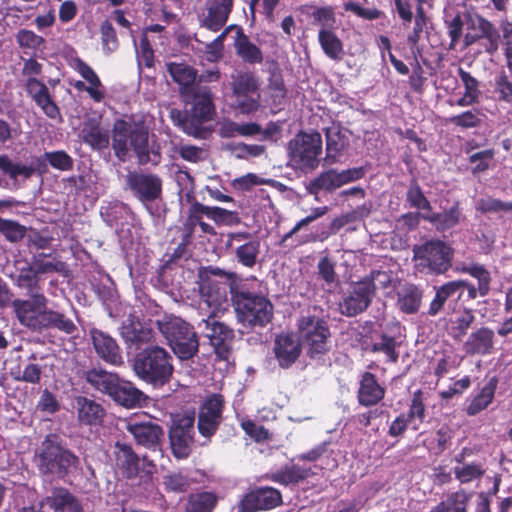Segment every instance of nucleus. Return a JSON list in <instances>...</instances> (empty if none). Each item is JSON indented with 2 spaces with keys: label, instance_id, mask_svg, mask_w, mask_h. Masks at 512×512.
I'll use <instances>...</instances> for the list:
<instances>
[{
  "label": "nucleus",
  "instance_id": "1",
  "mask_svg": "<svg viewBox=\"0 0 512 512\" xmlns=\"http://www.w3.org/2000/svg\"><path fill=\"white\" fill-rule=\"evenodd\" d=\"M112 148L115 156L125 161L131 149L140 165H158L161 162L159 146H150L149 127L142 119H118L112 129Z\"/></svg>",
  "mask_w": 512,
  "mask_h": 512
},
{
  "label": "nucleus",
  "instance_id": "2",
  "mask_svg": "<svg viewBox=\"0 0 512 512\" xmlns=\"http://www.w3.org/2000/svg\"><path fill=\"white\" fill-rule=\"evenodd\" d=\"M48 302L45 295H38L35 301L13 300L12 307L19 323L32 332L57 330L65 335L75 334L78 328L73 319L63 311L48 308Z\"/></svg>",
  "mask_w": 512,
  "mask_h": 512
},
{
  "label": "nucleus",
  "instance_id": "3",
  "mask_svg": "<svg viewBox=\"0 0 512 512\" xmlns=\"http://www.w3.org/2000/svg\"><path fill=\"white\" fill-rule=\"evenodd\" d=\"M229 291L232 306L244 326L263 328L272 321V302L262 293L253 290L247 281H231Z\"/></svg>",
  "mask_w": 512,
  "mask_h": 512
},
{
  "label": "nucleus",
  "instance_id": "4",
  "mask_svg": "<svg viewBox=\"0 0 512 512\" xmlns=\"http://www.w3.org/2000/svg\"><path fill=\"white\" fill-rule=\"evenodd\" d=\"M34 462L43 476L65 479L80 463L79 457L65 445L56 434H48L34 455Z\"/></svg>",
  "mask_w": 512,
  "mask_h": 512
},
{
  "label": "nucleus",
  "instance_id": "5",
  "mask_svg": "<svg viewBox=\"0 0 512 512\" xmlns=\"http://www.w3.org/2000/svg\"><path fill=\"white\" fill-rule=\"evenodd\" d=\"M133 371L143 382L155 388L163 387L173 376V357L163 347L148 346L135 355Z\"/></svg>",
  "mask_w": 512,
  "mask_h": 512
},
{
  "label": "nucleus",
  "instance_id": "6",
  "mask_svg": "<svg viewBox=\"0 0 512 512\" xmlns=\"http://www.w3.org/2000/svg\"><path fill=\"white\" fill-rule=\"evenodd\" d=\"M156 325L180 360L192 359L198 353L199 338L190 323L174 315H165L156 321Z\"/></svg>",
  "mask_w": 512,
  "mask_h": 512
},
{
  "label": "nucleus",
  "instance_id": "7",
  "mask_svg": "<svg viewBox=\"0 0 512 512\" xmlns=\"http://www.w3.org/2000/svg\"><path fill=\"white\" fill-rule=\"evenodd\" d=\"M414 269L425 275H443L452 267L454 249L445 241L431 239L413 247Z\"/></svg>",
  "mask_w": 512,
  "mask_h": 512
},
{
  "label": "nucleus",
  "instance_id": "8",
  "mask_svg": "<svg viewBox=\"0 0 512 512\" xmlns=\"http://www.w3.org/2000/svg\"><path fill=\"white\" fill-rule=\"evenodd\" d=\"M376 280H380L383 287L390 283V277L386 272L372 270L351 286L348 294L339 303L340 313L346 317H355L366 311L376 293Z\"/></svg>",
  "mask_w": 512,
  "mask_h": 512
},
{
  "label": "nucleus",
  "instance_id": "9",
  "mask_svg": "<svg viewBox=\"0 0 512 512\" xmlns=\"http://www.w3.org/2000/svg\"><path fill=\"white\" fill-rule=\"evenodd\" d=\"M297 329L310 359H319L329 352L331 331L324 317L303 314L297 320Z\"/></svg>",
  "mask_w": 512,
  "mask_h": 512
},
{
  "label": "nucleus",
  "instance_id": "10",
  "mask_svg": "<svg viewBox=\"0 0 512 512\" xmlns=\"http://www.w3.org/2000/svg\"><path fill=\"white\" fill-rule=\"evenodd\" d=\"M288 156L294 167L301 171H312L319 166L322 154V137L317 131H299L287 145Z\"/></svg>",
  "mask_w": 512,
  "mask_h": 512
},
{
  "label": "nucleus",
  "instance_id": "11",
  "mask_svg": "<svg viewBox=\"0 0 512 512\" xmlns=\"http://www.w3.org/2000/svg\"><path fill=\"white\" fill-rule=\"evenodd\" d=\"M231 90L237 109L243 114L255 112L260 107V80L251 71H239L231 76Z\"/></svg>",
  "mask_w": 512,
  "mask_h": 512
},
{
  "label": "nucleus",
  "instance_id": "12",
  "mask_svg": "<svg viewBox=\"0 0 512 512\" xmlns=\"http://www.w3.org/2000/svg\"><path fill=\"white\" fill-rule=\"evenodd\" d=\"M186 104L191 103L190 114L193 118L184 124L186 134L194 138L202 139L205 137V129L203 123L213 119L215 114V105L213 103V95L209 88L193 91V95L182 98Z\"/></svg>",
  "mask_w": 512,
  "mask_h": 512
},
{
  "label": "nucleus",
  "instance_id": "13",
  "mask_svg": "<svg viewBox=\"0 0 512 512\" xmlns=\"http://www.w3.org/2000/svg\"><path fill=\"white\" fill-rule=\"evenodd\" d=\"M198 327L202 328V333L209 340L217 359L229 361L235 340L234 330L224 322L217 320L214 315L202 319L198 323Z\"/></svg>",
  "mask_w": 512,
  "mask_h": 512
},
{
  "label": "nucleus",
  "instance_id": "14",
  "mask_svg": "<svg viewBox=\"0 0 512 512\" xmlns=\"http://www.w3.org/2000/svg\"><path fill=\"white\" fill-rule=\"evenodd\" d=\"M225 399L222 394L213 393L205 398L199 407L197 429L202 437L210 440L223 421Z\"/></svg>",
  "mask_w": 512,
  "mask_h": 512
},
{
  "label": "nucleus",
  "instance_id": "15",
  "mask_svg": "<svg viewBox=\"0 0 512 512\" xmlns=\"http://www.w3.org/2000/svg\"><path fill=\"white\" fill-rule=\"evenodd\" d=\"M225 247L234 253L238 263L253 268L260 253V241L250 232H230L226 235Z\"/></svg>",
  "mask_w": 512,
  "mask_h": 512
},
{
  "label": "nucleus",
  "instance_id": "16",
  "mask_svg": "<svg viewBox=\"0 0 512 512\" xmlns=\"http://www.w3.org/2000/svg\"><path fill=\"white\" fill-rule=\"evenodd\" d=\"M468 32L464 36V45L469 47L481 39L487 40L486 52L493 54L498 50L499 32L495 25L480 14L466 16Z\"/></svg>",
  "mask_w": 512,
  "mask_h": 512
},
{
  "label": "nucleus",
  "instance_id": "17",
  "mask_svg": "<svg viewBox=\"0 0 512 512\" xmlns=\"http://www.w3.org/2000/svg\"><path fill=\"white\" fill-rule=\"evenodd\" d=\"M195 417L193 414L178 416L169 430L172 454L178 459L187 458L193 442Z\"/></svg>",
  "mask_w": 512,
  "mask_h": 512
},
{
  "label": "nucleus",
  "instance_id": "18",
  "mask_svg": "<svg viewBox=\"0 0 512 512\" xmlns=\"http://www.w3.org/2000/svg\"><path fill=\"white\" fill-rule=\"evenodd\" d=\"M126 185L133 196L142 203H151L162 196V179L153 173L138 171L126 175Z\"/></svg>",
  "mask_w": 512,
  "mask_h": 512
},
{
  "label": "nucleus",
  "instance_id": "19",
  "mask_svg": "<svg viewBox=\"0 0 512 512\" xmlns=\"http://www.w3.org/2000/svg\"><path fill=\"white\" fill-rule=\"evenodd\" d=\"M282 504L281 492L270 486L251 489L238 503L239 512H258L274 509Z\"/></svg>",
  "mask_w": 512,
  "mask_h": 512
},
{
  "label": "nucleus",
  "instance_id": "20",
  "mask_svg": "<svg viewBox=\"0 0 512 512\" xmlns=\"http://www.w3.org/2000/svg\"><path fill=\"white\" fill-rule=\"evenodd\" d=\"M273 353L279 367L288 369L302 353L301 340L293 332H281L275 336Z\"/></svg>",
  "mask_w": 512,
  "mask_h": 512
},
{
  "label": "nucleus",
  "instance_id": "21",
  "mask_svg": "<svg viewBox=\"0 0 512 512\" xmlns=\"http://www.w3.org/2000/svg\"><path fill=\"white\" fill-rule=\"evenodd\" d=\"M127 431L133 436L136 443L149 450H161L164 440L162 426L151 421L132 420L127 425Z\"/></svg>",
  "mask_w": 512,
  "mask_h": 512
},
{
  "label": "nucleus",
  "instance_id": "22",
  "mask_svg": "<svg viewBox=\"0 0 512 512\" xmlns=\"http://www.w3.org/2000/svg\"><path fill=\"white\" fill-rule=\"evenodd\" d=\"M114 469L124 479H135L140 472L141 458L127 443L117 441L113 450Z\"/></svg>",
  "mask_w": 512,
  "mask_h": 512
},
{
  "label": "nucleus",
  "instance_id": "23",
  "mask_svg": "<svg viewBox=\"0 0 512 512\" xmlns=\"http://www.w3.org/2000/svg\"><path fill=\"white\" fill-rule=\"evenodd\" d=\"M204 217L210 219L209 206L194 201L188 208L187 216L182 227L183 233L186 234L187 241L193 240L197 227H199L201 235H217L214 226L205 222Z\"/></svg>",
  "mask_w": 512,
  "mask_h": 512
},
{
  "label": "nucleus",
  "instance_id": "24",
  "mask_svg": "<svg viewBox=\"0 0 512 512\" xmlns=\"http://www.w3.org/2000/svg\"><path fill=\"white\" fill-rule=\"evenodd\" d=\"M234 7V0H207L206 14L200 18V26L212 32L220 31L227 23Z\"/></svg>",
  "mask_w": 512,
  "mask_h": 512
},
{
  "label": "nucleus",
  "instance_id": "25",
  "mask_svg": "<svg viewBox=\"0 0 512 512\" xmlns=\"http://www.w3.org/2000/svg\"><path fill=\"white\" fill-rule=\"evenodd\" d=\"M385 395L386 388L375 374L365 371L360 375L357 390V401L360 406L366 408L376 406L385 398Z\"/></svg>",
  "mask_w": 512,
  "mask_h": 512
},
{
  "label": "nucleus",
  "instance_id": "26",
  "mask_svg": "<svg viewBox=\"0 0 512 512\" xmlns=\"http://www.w3.org/2000/svg\"><path fill=\"white\" fill-rule=\"evenodd\" d=\"M25 89L28 96L33 99L48 118L57 119L61 117L60 109L43 81L30 77L26 81Z\"/></svg>",
  "mask_w": 512,
  "mask_h": 512
},
{
  "label": "nucleus",
  "instance_id": "27",
  "mask_svg": "<svg viewBox=\"0 0 512 512\" xmlns=\"http://www.w3.org/2000/svg\"><path fill=\"white\" fill-rule=\"evenodd\" d=\"M89 334L95 352L102 360L112 365L123 363L121 348L113 337L97 328H92Z\"/></svg>",
  "mask_w": 512,
  "mask_h": 512
},
{
  "label": "nucleus",
  "instance_id": "28",
  "mask_svg": "<svg viewBox=\"0 0 512 512\" xmlns=\"http://www.w3.org/2000/svg\"><path fill=\"white\" fill-rule=\"evenodd\" d=\"M40 504L52 512H83L80 501L64 487L53 488Z\"/></svg>",
  "mask_w": 512,
  "mask_h": 512
},
{
  "label": "nucleus",
  "instance_id": "29",
  "mask_svg": "<svg viewBox=\"0 0 512 512\" xmlns=\"http://www.w3.org/2000/svg\"><path fill=\"white\" fill-rule=\"evenodd\" d=\"M75 70L89 83V85L86 86L84 82L77 81L74 84V87L78 91H86L91 99L96 103L103 101L105 98V91L100 78L92 67L82 59H77L75 62Z\"/></svg>",
  "mask_w": 512,
  "mask_h": 512
},
{
  "label": "nucleus",
  "instance_id": "30",
  "mask_svg": "<svg viewBox=\"0 0 512 512\" xmlns=\"http://www.w3.org/2000/svg\"><path fill=\"white\" fill-rule=\"evenodd\" d=\"M167 71L173 81L179 85V93L181 98L193 95V91L199 87L195 85L197 71L185 64L170 62L167 64Z\"/></svg>",
  "mask_w": 512,
  "mask_h": 512
},
{
  "label": "nucleus",
  "instance_id": "31",
  "mask_svg": "<svg viewBox=\"0 0 512 512\" xmlns=\"http://www.w3.org/2000/svg\"><path fill=\"white\" fill-rule=\"evenodd\" d=\"M463 285H465L464 280L457 279L448 281L435 288V296L429 305L427 314L429 316H436L449 300L455 299L458 301L461 299L463 295Z\"/></svg>",
  "mask_w": 512,
  "mask_h": 512
},
{
  "label": "nucleus",
  "instance_id": "32",
  "mask_svg": "<svg viewBox=\"0 0 512 512\" xmlns=\"http://www.w3.org/2000/svg\"><path fill=\"white\" fill-rule=\"evenodd\" d=\"M110 397L126 408L140 407L147 399L146 395L133 383L121 380L118 381Z\"/></svg>",
  "mask_w": 512,
  "mask_h": 512
},
{
  "label": "nucleus",
  "instance_id": "33",
  "mask_svg": "<svg viewBox=\"0 0 512 512\" xmlns=\"http://www.w3.org/2000/svg\"><path fill=\"white\" fill-rule=\"evenodd\" d=\"M15 285L26 291L29 299H17L19 301H35L36 296L45 295L42 292L43 278H40L34 269L27 263L19 269Z\"/></svg>",
  "mask_w": 512,
  "mask_h": 512
},
{
  "label": "nucleus",
  "instance_id": "34",
  "mask_svg": "<svg viewBox=\"0 0 512 512\" xmlns=\"http://www.w3.org/2000/svg\"><path fill=\"white\" fill-rule=\"evenodd\" d=\"M493 344V330L481 327L469 335L464 343V349L468 355H487L491 353Z\"/></svg>",
  "mask_w": 512,
  "mask_h": 512
},
{
  "label": "nucleus",
  "instance_id": "35",
  "mask_svg": "<svg viewBox=\"0 0 512 512\" xmlns=\"http://www.w3.org/2000/svg\"><path fill=\"white\" fill-rule=\"evenodd\" d=\"M77 415L81 424L97 426L102 424L105 417V409L99 403L84 396L76 398Z\"/></svg>",
  "mask_w": 512,
  "mask_h": 512
},
{
  "label": "nucleus",
  "instance_id": "36",
  "mask_svg": "<svg viewBox=\"0 0 512 512\" xmlns=\"http://www.w3.org/2000/svg\"><path fill=\"white\" fill-rule=\"evenodd\" d=\"M44 160L41 158L37 159V167L34 165H25L13 162L9 156L5 154H0V170L1 172L8 176L11 180L16 181L19 177L24 179L31 178L36 170H40L41 167L45 168Z\"/></svg>",
  "mask_w": 512,
  "mask_h": 512
},
{
  "label": "nucleus",
  "instance_id": "37",
  "mask_svg": "<svg viewBox=\"0 0 512 512\" xmlns=\"http://www.w3.org/2000/svg\"><path fill=\"white\" fill-rule=\"evenodd\" d=\"M497 385L498 378L496 376L491 377L480 392L472 398L465 409L466 414L468 416H475L485 410L493 402Z\"/></svg>",
  "mask_w": 512,
  "mask_h": 512
},
{
  "label": "nucleus",
  "instance_id": "38",
  "mask_svg": "<svg viewBox=\"0 0 512 512\" xmlns=\"http://www.w3.org/2000/svg\"><path fill=\"white\" fill-rule=\"evenodd\" d=\"M312 475L311 469L299 465H285L280 470L271 473L268 478L278 484L288 486L298 484Z\"/></svg>",
  "mask_w": 512,
  "mask_h": 512
},
{
  "label": "nucleus",
  "instance_id": "39",
  "mask_svg": "<svg viewBox=\"0 0 512 512\" xmlns=\"http://www.w3.org/2000/svg\"><path fill=\"white\" fill-rule=\"evenodd\" d=\"M121 334L126 342L133 344L147 343L152 339V329L145 326L139 319L130 317L124 321Z\"/></svg>",
  "mask_w": 512,
  "mask_h": 512
},
{
  "label": "nucleus",
  "instance_id": "40",
  "mask_svg": "<svg viewBox=\"0 0 512 512\" xmlns=\"http://www.w3.org/2000/svg\"><path fill=\"white\" fill-rule=\"evenodd\" d=\"M219 496L213 491H196L188 495L185 512H213Z\"/></svg>",
  "mask_w": 512,
  "mask_h": 512
},
{
  "label": "nucleus",
  "instance_id": "41",
  "mask_svg": "<svg viewBox=\"0 0 512 512\" xmlns=\"http://www.w3.org/2000/svg\"><path fill=\"white\" fill-rule=\"evenodd\" d=\"M82 139L85 144L97 151L107 149L110 144L109 131L95 122L85 123L82 129Z\"/></svg>",
  "mask_w": 512,
  "mask_h": 512
},
{
  "label": "nucleus",
  "instance_id": "42",
  "mask_svg": "<svg viewBox=\"0 0 512 512\" xmlns=\"http://www.w3.org/2000/svg\"><path fill=\"white\" fill-rule=\"evenodd\" d=\"M472 495L464 489L451 492L429 512H467Z\"/></svg>",
  "mask_w": 512,
  "mask_h": 512
},
{
  "label": "nucleus",
  "instance_id": "43",
  "mask_svg": "<svg viewBox=\"0 0 512 512\" xmlns=\"http://www.w3.org/2000/svg\"><path fill=\"white\" fill-rule=\"evenodd\" d=\"M423 291L415 284H407L398 293L397 306L405 314H415L422 303Z\"/></svg>",
  "mask_w": 512,
  "mask_h": 512
},
{
  "label": "nucleus",
  "instance_id": "44",
  "mask_svg": "<svg viewBox=\"0 0 512 512\" xmlns=\"http://www.w3.org/2000/svg\"><path fill=\"white\" fill-rule=\"evenodd\" d=\"M318 42L324 54L333 61H340L345 54L342 40L330 29H320Z\"/></svg>",
  "mask_w": 512,
  "mask_h": 512
},
{
  "label": "nucleus",
  "instance_id": "45",
  "mask_svg": "<svg viewBox=\"0 0 512 512\" xmlns=\"http://www.w3.org/2000/svg\"><path fill=\"white\" fill-rule=\"evenodd\" d=\"M28 263L40 278L47 274L62 273L66 269L63 261L44 252L33 255Z\"/></svg>",
  "mask_w": 512,
  "mask_h": 512
},
{
  "label": "nucleus",
  "instance_id": "46",
  "mask_svg": "<svg viewBox=\"0 0 512 512\" xmlns=\"http://www.w3.org/2000/svg\"><path fill=\"white\" fill-rule=\"evenodd\" d=\"M236 54L248 64H261L263 62V53L242 30L239 31L235 41Z\"/></svg>",
  "mask_w": 512,
  "mask_h": 512
},
{
  "label": "nucleus",
  "instance_id": "47",
  "mask_svg": "<svg viewBox=\"0 0 512 512\" xmlns=\"http://www.w3.org/2000/svg\"><path fill=\"white\" fill-rule=\"evenodd\" d=\"M119 380L117 374L101 369H92L86 372V381L95 389L109 396L112 395Z\"/></svg>",
  "mask_w": 512,
  "mask_h": 512
},
{
  "label": "nucleus",
  "instance_id": "48",
  "mask_svg": "<svg viewBox=\"0 0 512 512\" xmlns=\"http://www.w3.org/2000/svg\"><path fill=\"white\" fill-rule=\"evenodd\" d=\"M463 217L460 203L456 201L448 210L434 213L430 217V222L438 231L444 232L457 226Z\"/></svg>",
  "mask_w": 512,
  "mask_h": 512
},
{
  "label": "nucleus",
  "instance_id": "49",
  "mask_svg": "<svg viewBox=\"0 0 512 512\" xmlns=\"http://www.w3.org/2000/svg\"><path fill=\"white\" fill-rule=\"evenodd\" d=\"M261 126L255 122H248L239 124L237 122L226 120L221 123L219 128V135L222 138H233L237 135L249 137L260 134Z\"/></svg>",
  "mask_w": 512,
  "mask_h": 512
},
{
  "label": "nucleus",
  "instance_id": "50",
  "mask_svg": "<svg viewBox=\"0 0 512 512\" xmlns=\"http://www.w3.org/2000/svg\"><path fill=\"white\" fill-rule=\"evenodd\" d=\"M460 272L468 274L477 280V286H479L481 290V297H485L489 294L491 290L492 277L490 271L485 267V265L477 262H471L464 264L460 268Z\"/></svg>",
  "mask_w": 512,
  "mask_h": 512
},
{
  "label": "nucleus",
  "instance_id": "51",
  "mask_svg": "<svg viewBox=\"0 0 512 512\" xmlns=\"http://www.w3.org/2000/svg\"><path fill=\"white\" fill-rule=\"evenodd\" d=\"M200 293L206 298L209 305H221L227 300L226 284L217 282L212 279H205L200 284Z\"/></svg>",
  "mask_w": 512,
  "mask_h": 512
},
{
  "label": "nucleus",
  "instance_id": "52",
  "mask_svg": "<svg viewBox=\"0 0 512 512\" xmlns=\"http://www.w3.org/2000/svg\"><path fill=\"white\" fill-rule=\"evenodd\" d=\"M326 157L325 160L329 164H334L338 161L339 156L345 147L344 137L339 131L326 129Z\"/></svg>",
  "mask_w": 512,
  "mask_h": 512
},
{
  "label": "nucleus",
  "instance_id": "53",
  "mask_svg": "<svg viewBox=\"0 0 512 512\" xmlns=\"http://www.w3.org/2000/svg\"><path fill=\"white\" fill-rule=\"evenodd\" d=\"M210 220L218 226H238L241 217L237 211L228 210L219 206H209Z\"/></svg>",
  "mask_w": 512,
  "mask_h": 512
},
{
  "label": "nucleus",
  "instance_id": "54",
  "mask_svg": "<svg viewBox=\"0 0 512 512\" xmlns=\"http://www.w3.org/2000/svg\"><path fill=\"white\" fill-rule=\"evenodd\" d=\"M397 342L395 337L388 335L387 333H381L380 342H375L371 346V351L374 353H384L387 356V360L391 363H397L399 359V353L396 350Z\"/></svg>",
  "mask_w": 512,
  "mask_h": 512
},
{
  "label": "nucleus",
  "instance_id": "55",
  "mask_svg": "<svg viewBox=\"0 0 512 512\" xmlns=\"http://www.w3.org/2000/svg\"><path fill=\"white\" fill-rule=\"evenodd\" d=\"M475 209L481 214L499 212L510 213L512 210V201H502L489 196L478 199Z\"/></svg>",
  "mask_w": 512,
  "mask_h": 512
},
{
  "label": "nucleus",
  "instance_id": "56",
  "mask_svg": "<svg viewBox=\"0 0 512 512\" xmlns=\"http://www.w3.org/2000/svg\"><path fill=\"white\" fill-rule=\"evenodd\" d=\"M338 188L339 186L336 180V170L329 169L325 172H322L311 181L309 190L311 193H318L322 190L326 192H333Z\"/></svg>",
  "mask_w": 512,
  "mask_h": 512
},
{
  "label": "nucleus",
  "instance_id": "57",
  "mask_svg": "<svg viewBox=\"0 0 512 512\" xmlns=\"http://www.w3.org/2000/svg\"><path fill=\"white\" fill-rule=\"evenodd\" d=\"M0 233L7 241L17 243L25 237L27 227L15 220L0 219Z\"/></svg>",
  "mask_w": 512,
  "mask_h": 512
},
{
  "label": "nucleus",
  "instance_id": "58",
  "mask_svg": "<svg viewBox=\"0 0 512 512\" xmlns=\"http://www.w3.org/2000/svg\"><path fill=\"white\" fill-rule=\"evenodd\" d=\"M102 50L105 54H111L119 48V40L112 23L105 20L100 25Z\"/></svg>",
  "mask_w": 512,
  "mask_h": 512
},
{
  "label": "nucleus",
  "instance_id": "59",
  "mask_svg": "<svg viewBox=\"0 0 512 512\" xmlns=\"http://www.w3.org/2000/svg\"><path fill=\"white\" fill-rule=\"evenodd\" d=\"M424 400V392L421 389H418L413 393L408 412L405 413L408 419L412 422L418 421L419 424L424 423L426 418V406Z\"/></svg>",
  "mask_w": 512,
  "mask_h": 512
},
{
  "label": "nucleus",
  "instance_id": "60",
  "mask_svg": "<svg viewBox=\"0 0 512 512\" xmlns=\"http://www.w3.org/2000/svg\"><path fill=\"white\" fill-rule=\"evenodd\" d=\"M280 0H250L249 9L253 19L258 12L263 15L268 22L275 21V10Z\"/></svg>",
  "mask_w": 512,
  "mask_h": 512
},
{
  "label": "nucleus",
  "instance_id": "61",
  "mask_svg": "<svg viewBox=\"0 0 512 512\" xmlns=\"http://www.w3.org/2000/svg\"><path fill=\"white\" fill-rule=\"evenodd\" d=\"M485 473V469L480 463H469L454 468L455 478L461 483H469L480 479Z\"/></svg>",
  "mask_w": 512,
  "mask_h": 512
},
{
  "label": "nucleus",
  "instance_id": "62",
  "mask_svg": "<svg viewBox=\"0 0 512 512\" xmlns=\"http://www.w3.org/2000/svg\"><path fill=\"white\" fill-rule=\"evenodd\" d=\"M311 17L313 24L321 26V29L333 30L335 28L336 16L332 6L315 7Z\"/></svg>",
  "mask_w": 512,
  "mask_h": 512
},
{
  "label": "nucleus",
  "instance_id": "63",
  "mask_svg": "<svg viewBox=\"0 0 512 512\" xmlns=\"http://www.w3.org/2000/svg\"><path fill=\"white\" fill-rule=\"evenodd\" d=\"M11 375L14 380L26 382L30 384H38L41 380L42 376V368L40 365L35 363H28L25 365L24 369L21 371L20 367L17 368V371H12Z\"/></svg>",
  "mask_w": 512,
  "mask_h": 512
},
{
  "label": "nucleus",
  "instance_id": "64",
  "mask_svg": "<svg viewBox=\"0 0 512 512\" xmlns=\"http://www.w3.org/2000/svg\"><path fill=\"white\" fill-rule=\"evenodd\" d=\"M406 200L413 208L430 210L431 205L429 200L424 195L420 185L416 180H413L407 190Z\"/></svg>",
  "mask_w": 512,
  "mask_h": 512
}]
</instances>
